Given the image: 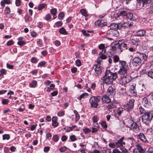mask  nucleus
<instances>
[{
    "instance_id": "f257e3e1",
    "label": "nucleus",
    "mask_w": 153,
    "mask_h": 153,
    "mask_svg": "<svg viewBox=\"0 0 153 153\" xmlns=\"http://www.w3.org/2000/svg\"><path fill=\"white\" fill-rule=\"evenodd\" d=\"M117 74L116 72L113 73L110 70H106L105 75L102 78L105 84L110 85L112 83L113 80H115L117 78Z\"/></svg>"
},
{
    "instance_id": "f03ea898",
    "label": "nucleus",
    "mask_w": 153,
    "mask_h": 153,
    "mask_svg": "<svg viewBox=\"0 0 153 153\" xmlns=\"http://www.w3.org/2000/svg\"><path fill=\"white\" fill-rule=\"evenodd\" d=\"M136 56L134 57L132 61V65L135 67L140 65L141 63V59L145 61L147 59V56L146 54L137 52Z\"/></svg>"
},
{
    "instance_id": "7ed1b4c3",
    "label": "nucleus",
    "mask_w": 153,
    "mask_h": 153,
    "mask_svg": "<svg viewBox=\"0 0 153 153\" xmlns=\"http://www.w3.org/2000/svg\"><path fill=\"white\" fill-rule=\"evenodd\" d=\"M140 111L142 113H144L142 117V120L144 124L150 123L153 118V113L152 111H147L144 113L141 111V108H140Z\"/></svg>"
},
{
    "instance_id": "20e7f679",
    "label": "nucleus",
    "mask_w": 153,
    "mask_h": 153,
    "mask_svg": "<svg viewBox=\"0 0 153 153\" xmlns=\"http://www.w3.org/2000/svg\"><path fill=\"white\" fill-rule=\"evenodd\" d=\"M100 96H92L89 99V101L91 108H97L98 105V103L100 100Z\"/></svg>"
},
{
    "instance_id": "39448f33",
    "label": "nucleus",
    "mask_w": 153,
    "mask_h": 153,
    "mask_svg": "<svg viewBox=\"0 0 153 153\" xmlns=\"http://www.w3.org/2000/svg\"><path fill=\"white\" fill-rule=\"evenodd\" d=\"M135 100L133 98H131L125 105V109L128 111H130L134 108Z\"/></svg>"
},
{
    "instance_id": "423d86ee",
    "label": "nucleus",
    "mask_w": 153,
    "mask_h": 153,
    "mask_svg": "<svg viewBox=\"0 0 153 153\" xmlns=\"http://www.w3.org/2000/svg\"><path fill=\"white\" fill-rule=\"evenodd\" d=\"M124 139L126 141V145L130 148H131L133 146L135 141L134 138L132 137H126Z\"/></svg>"
},
{
    "instance_id": "0eeeda50",
    "label": "nucleus",
    "mask_w": 153,
    "mask_h": 153,
    "mask_svg": "<svg viewBox=\"0 0 153 153\" xmlns=\"http://www.w3.org/2000/svg\"><path fill=\"white\" fill-rule=\"evenodd\" d=\"M131 80V76L129 75L123 76L121 78V81L122 84H125L129 82Z\"/></svg>"
},
{
    "instance_id": "6e6552de",
    "label": "nucleus",
    "mask_w": 153,
    "mask_h": 153,
    "mask_svg": "<svg viewBox=\"0 0 153 153\" xmlns=\"http://www.w3.org/2000/svg\"><path fill=\"white\" fill-rule=\"evenodd\" d=\"M124 137H123L119 140L115 142L117 148L122 147L123 145H126L125 142L123 141V140H124Z\"/></svg>"
},
{
    "instance_id": "1a4fd4ad",
    "label": "nucleus",
    "mask_w": 153,
    "mask_h": 153,
    "mask_svg": "<svg viewBox=\"0 0 153 153\" xmlns=\"http://www.w3.org/2000/svg\"><path fill=\"white\" fill-rule=\"evenodd\" d=\"M107 22L104 20H98L95 22V24L99 27H102L106 25Z\"/></svg>"
},
{
    "instance_id": "9d476101",
    "label": "nucleus",
    "mask_w": 153,
    "mask_h": 153,
    "mask_svg": "<svg viewBox=\"0 0 153 153\" xmlns=\"http://www.w3.org/2000/svg\"><path fill=\"white\" fill-rule=\"evenodd\" d=\"M115 89L111 86L109 87L107 91V94L111 97H113L115 94Z\"/></svg>"
},
{
    "instance_id": "9b49d317",
    "label": "nucleus",
    "mask_w": 153,
    "mask_h": 153,
    "mask_svg": "<svg viewBox=\"0 0 153 153\" xmlns=\"http://www.w3.org/2000/svg\"><path fill=\"white\" fill-rule=\"evenodd\" d=\"M120 51L122 52L123 50L127 49L128 48L127 45L126 43H125L123 40H120Z\"/></svg>"
},
{
    "instance_id": "f8f14e48",
    "label": "nucleus",
    "mask_w": 153,
    "mask_h": 153,
    "mask_svg": "<svg viewBox=\"0 0 153 153\" xmlns=\"http://www.w3.org/2000/svg\"><path fill=\"white\" fill-rule=\"evenodd\" d=\"M129 68L128 67H124V68H121L119 71V73L120 74L124 76L125 74L128 73Z\"/></svg>"
},
{
    "instance_id": "ddd939ff",
    "label": "nucleus",
    "mask_w": 153,
    "mask_h": 153,
    "mask_svg": "<svg viewBox=\"0 0 153 153\" xmlns=\"http://www.w3.org/2000/svg\"><path fill=\"white\" fill-rule=\"evenodd\" d=\"M100 62H97V65H94V66L95 67V71L96 74L97 75H99L102 73V70L101 69L100 66Z\"/></svg>"
},
{
    "instance_id": "4468645a",
    "label": "nucleus",
    "mask_w": 153,
    "mask_h": 153,
    "mask_svg": "<svg viewBox=\"0 0 153 153\" xmlns=\"http://www.w3.org/2000/svg\"><path fill=\"white\" fill-rule=\"evenodd\" d=\"M138 138H139L142 141L146 143H148V141L144 134L143 133H140L137 136Z\"/></svg>"
},
{
    "instance_id": "2eb2a0df",
    "label": "nucleus",
    "mask_w": 153,
    "mask_h": 153,
    "mask_svg": "<svg viewBox=\"0 0 153 153\" xmlns=\"http://www.w3.org/2000/svg\"><path fill=\"white\" fill-rule=\"evenodd\" d=\"M110 97L108 95L105 94L102 96L101 98V100L103 102L109 103L111 101Z\"/></svg>"
},
{
    "instance_id": "dca6fc26",
    "label": "nucleus",
    "mask_w": 153,
    "mask_h": 153,
    "mask_svg": "<svg viewBox=\"0 0 153 153\" xmlns=\"http://www.w3.org/2000/svg\"><path fill=\"white\" fill-rule=\"evenodd\" d=\"M106 50L105 49V50H102V51L100 52L99 54V57H98L97 59V62H99L98 61V59L99 58H100L102 59H106L107 56L105 55L104 54Z\"/></svg>"
},
{
    "instance_id": "f3484780",
    "label": "nucleus",
    "mask_w": 153,
    "mask_h": 153,
    "mask_svg": "<svg viewBox=\"0 0 153 153\" xmlns=\"http://www.w3.org/2000/svg\"><path fill=\"white\" fill-rule=\"evenodd\" d=\"M142 103L144 107L147 108L149 107L151 104L148 101V99L145 97L143 99Z\"/></svg>"
},
{
    "instance_id": "a211bd4d",
    "label": "nucleus",
    "mask_w": 153,
    "mask_h": 153,
    "mask_svg": "<svg viewBox=\"0 0 153 153\" xmlns=\"http://www.w3.org/2000/svg\"><path fill=\"white\" fill-rule=\"evenodd\" d=\"M57 118L56 117H53L52 119V126L56 127L58 126V123L57 122Z\"/></svg>"
},
{
    "instance_id": "6ab92c4d",
    "label": "nucleus",
    "mask_w": 153,
    "mask_h": 153,
    "mask_svg": "<svg viewBox=\"0 0 153 153\" xmlns=\"http://www.w3.org/2000/svg\"><path fill=\"white\" fill-rule=\"evenodd\" d=\"M132 128L133 131L135 132H138L139 130V126L137 125V124L136 123H134L132 125Z\"/></svg>"
},
{
    "instance_id": "aec40b11",
    "label": "nucleus",
    "mask_w": 153,
    "mask_h": 153,
    "mask_svg": "<svg viewBox=\"0 0 153 153\" xmlns=\"http://www.w3.org/2000/svg\"><path fill=\"white\" fill-rule=\"evenodd\" d=\"M146 33V31L143 30H140L137 31L136 32L137 35L138 36H144Z\"/></svg>"
},
{
    "instance_id": "412c9836",
    "label": "nucleus",
    "mask_w": 153,
    "mask_h": 153,
    "mask_svg": "<svg viewBox=\"0 0 153 153\" xmlns=\"http://www.w3.org/2000/svg\"><path fill=\"white\" fill-rule=\"evenodd\" d=\"M10 3L11 1L10 0H3L1 1L0 4L2 7H4L5 6V4H10Z\"/></svg>"
},
{
    "instance_id": "4be33fe9",
    "label": "nucleus",
    "mask_w": 153,
    "mask_h": 153,
    "mask_svg": "<svg viewBox=\"0 0 153 153\" xmlns=\"http://www.w3.org/2000/svg\"><path fill=\"white\" fill-rule=\"evenodd\" d=\"M47 5L46 4L44 3L39 4L38 6V10H41L44 8H46Z\"/></svg>"
},
{
    "instance_id": "5701e85b",
    "label": "nucleus",
    "mask_w": 153,
    "mask_h": 153,
    "mask_svg": "<svg viewBox=\"0 0 153 153\" xmlns=\"http://www.w3.org/2000/svg\"><path fill=\"white\" fill-rule=\"evenodd\" d=\"M134 123V122L132 120H129L126 122V126L128 128H131L132 126Z\"/></svg>"
},
{
    "instance_id": "b1692460",
    "label": "nucleus",
    "mask_w": 153,
    "mask_h": 153,
    "mask_svg": "<svg viewBox=\"0 0 153 153\" xmlns=\"http://www.w3.org/2000/svg\"><path fill=\"white\" fill-rule=\"evenodd\" d=\"M146 13L150 16L151 15L153 14V8L149 6V7L146 9Z\"/></svg>"
},
{
    "instance_id": "393cba45",
    "label": "nucleus",
    "mask_w": 153,
    "mask_h": 153,
    "mask_svg": "<svg viewBox=\"0 0 153 153\" xmlns=\"http://www.w3.org/2000/svg\"><path fill=\"white\" fill-rule=\"evenodd\" d=\"M119 93L120 95H123V96H128L127 95L126 93V89L123 88H121L120 90L119 91Z\"/></svg>"
},
{
    "instance_id": "a878e982",
    "label": "nucleus",
    "mask_w": 153,
    "mask_h": 153,
    "mask_svg": "<svg viewBox=\"0 0 153 153\" xmlns=\"http://www.w3.org/2000/svg\"><path fill=\"white\" fill-rule=\"evenodd\" d=\"M133 89L130 90V92L133 96H135L137 95V93L136 90L135 89V86H133Z\"/></svg>"
},
{
    "instance_id": "bb28decb",
    "label": "nucleus",
    "mask_w": 153,
    "mask_h": 153,
    "mask_svg": "<svg viewBox=\"0 0 153 153\" xmlns=\"http://www.w3.org/2000/svg\"><path fill=\"white\" fill-rule=\"evenodd\" d=\"M59 32L62 34H67V32L65 29L63 27L61 28L59 30Z\"/></svg>"
},
{
    "instance_id": "cd10ccee",
    "label": "nucleus",
    "mask_w": 153,
    "mask_h": 153,
    "mask_svg": "<svg viewBox=\"0 0 153 153\" xmlns=\"http://www.w3.org/2000/svg\"><path fill=\"white\" fill-rule=\"evenodd\" d=\"M11 12L10 9L9 7L7 6L5 7L4 12L6 14H9Z\"/></svg>"
},
{
    "instance_id": "c85d7f7f",
    "label": "nucleus",
    "mask_w": 153,
    "mask_h": 153,
    "mask_svg": "<svg viewBox=\"0 0 153 153\" xmlns=\"http://www.w3.org/2000/svg\"><path fill=\"white\" fill-rule=\"evenodd\" d=\"M116 105L114 103H111L108 105L107 106V108L108 109H112L116 108Z\"/></svg>"
},
{
    "instance_id": "c756f323",
    "label": "nucleus",
    "mask_w": 153,
    "mask_h": 153,
    "mask_svg": "<svg viewBox=\"0 0 153 153\" xmlns=\"http://www.w3.org/2000/svg\"><path fill=\"white\" fill-rule=\"evenodd\" d=\"M136 148L134 149H137V150L139 151H140L143 152V149L141 146V145L139 143H137L136 145Z\"/></svg>"
},
{
    "instance_id": "7c9ffc66",
    "label": "nucleus",
    "mask_w": 153,
    "mask_h": 153,
    "mask_svg": "<svg viewBox=\"0 0 153 153\" xmlns=\"http://www.w3.org/2000/svg\"><path fill=\"white\" fill-rule=\"evenodd\" d=\"M94 126L96 128H92V133L96 132L98 131V129L99 128V127L98 123H96V125H94Z\"/></svg>"
},
{
    "instance_id": "2f4dec72",
    "label": "nucleus",
    "mask_w": 153,
    "mask_h": 153,
    "mask_svg": "<svg viewBox=\"0 0 153 153\" xmlns=\"http://www.w3.org/2000/svg\"><path fill=\"white\" fill-rule=\"evenodd\" d=\"M88 95V93H83L81 94L80 96L78 98V99L81 100L82 99L85 98Z\"/></svg>"
},
{
    "instance_id": "473e14b6",
    "label": "nucleus",
    "mask_w": 153,
    "mask_h": 153,
    "mask_svg": "<svg viewBox=\"0 0 153 153\" xmlns=\"http://www.w3.org/2000/svg\"><path fill=\"white\" fill-rule=\"evenodd\" d=\"M98 119L99 118L97 116H94L93 117L92 120L94 123V125H96V123H97V122Z\"/></svg>"
},
{
    "instance_id": "72a5a7b5",
    "label": "nucleus",
    "mask_w": 153,
    "mask_h": 153,
    "mask_svg": "<svg viewBox=\"0 0 153 153\" xmlns=\"http://www.w3.org/2000/svg\"><path fill=\"white\" fill-rule=\"evenodd\" d=\"M148 76L151 78L153 79V70H152L146 73Z\"/></svg>"
},
{
    "instance_id": "f704fd0d",
    "label": "nucleus",
    "mask_w": 153,
    "mask_h": 153,
    "mask_svg": "<svg viewBox=\"0 0 153 153\" xmlns=\"http://www.w3.org/2000/svg\"><path fill=\"white\" fill-rule=\"evenodd\" d=\"M126 16L128 19L130 20H131L133 18V15L132 13L129 12L127 13Z\"/></svg>"
},
{
    "instance_id": "c9c22d12",
    "label": "nucleus",
    "mask_w": 153,
    "mask_h": 153,
    "mask_svg": "<svg viewBox=\"0 0 153 153\" xmlns=\"http://www.w3.org/2000/svg\"><path fill=\"white\" fill-rule=\"evenodd\" d=\"M80 11L82 14L84 16L87 17L88 16V14L87 13L85 9H82L80 10Z\"/></svg>"
},
{
    "instance_id": "e433bc0d",
    "label": "nucleus",
    "mask_w": 153,
    "mask_h": 153,
    "mask_svg": "<svg viewBox=\"0 0 153 153\" xmlns=\"http://www.w3.org/2000/svg\"><path fill=\"white\" fill-rule=\"evenodd\" d=\"M119 12L120 15L122 16H126L127 14L126 10L120 11Z\"/></svg>"
},
{
    "instance_id": "4c0bfd02",
    "label": "nucleus",
    "mask_w": 153,
    "mask_h": 153,
    "mask_svg": "<svg viewBox=\"0 0 153 153\" xmlns=\"http://www.w3.org/2000/svg\"><path fill=\"white\" fill-rule=\"evenodd\" d=\"M120 64H121V68H124V67H128L127 65H126V62L123 61H119Z\"/></svg>"
},
{
    "instance_id": "58836bf2",
    "label": "nucleus",
    "mask_w": 153,
    "mask_h": 153,
    "mask_svg": "<svg viewBox=\"0 0 153 153\" xmlns=\"http://www.w3.org/2000/svg\"><path fill=\"white\" fill-rule=\"evenodd\" d=\"M125 27V26H124L121 23H118L116 24V29H120L121 28Z\"/></svg>"
},
{
    "instance_id": "ea45409f",
    "label": "nucleus",
    "mask_w": 153,
    "mask_h": 153,
    "mask_svg": "<svg viewBox=\"0 0 153 153\" xmlns=\"http://www.w3.org/2000/svg\"><path fill=\"white\" fill-rule=\"evenodd\" d=\"M64 17V14L63 12H60L58 15V17L59 19H62Z\"/></svg>"
},
{
    "instance_id": "a19ab883",
    "label": "nucleus",
    "mask_w": 153,
    "mask_h": 153,
    "mask_svg": "<svg viewBox=\"0 0 153 153\" xmlns=\"http://www.w3.org/2000/svg\"><path fill=\"white\" fill-rule=\"evenodd\" d=\"M123 111V109L122 107H120L118 108L117 111V114L119 116L120 115Z\"/></svg>"
},
{
    "instance_id": "79ce46f5",
    "label": "nucleus",
    "mask_w": 153,
    "mask_h": 153,
    "mask_svg": "<svg viewBox=\"0 0 153 153\" xmlns=\"http://www.w3.org/2000/svg\"><path fill=\"white\" fill-rule=\"evenodd\" d=\"M112 33L113 36L117 37L119 35V33L117 30H114L112 31Z\"/></svg>"
},
{
    "instance_id": "37998d69",
    "label": "nucleus",
    "mask_w": 153,
    "mask_h": 153,
    "mask_svg": "<svg viewBox=\"0 0 153 153\" xmlns=\"http://www.w3.org/2000/svg\"><path fill=\"white\" fill-rule=\"evenodd\" d=\"M83 132L85 133V134H87L88 133L90 132L91 131V129H90L86 127L84 128H83Z\"/></svg>"
},
{
    "instance_id": "c03bdc74",
    "label": "nucleus",
    "mask_w": 153,
    "mask_h": 153,
    "mask_svg": "<svg viewBox=\"0 0 153 153\" xmlns=\"http://www.w3.org/2000/svg\"><path fill=\"white\" fill-rule=\"evenodd\" d=\"M110 29L113 30L116 29V24L115 23H111L109 26Z\"/></svg>"
},
{
    "instance_id": "a18cd8bd",
    "label": "nucleus",
    "mask_w": 153,
    "mask_h": 153,
    "mask_svg": "<svg viewBox=\"0 0 153 153\" xmlns=\"http://www.w3.org/2000/svg\"><path fill=\"white\" fill-rule=\"evenodd\" d=\"M51 13L53 16H55L57 13V10L56 8H53L50 11Z\"/></svg>"
},
{
    "instance_id": "49530a36",
    "label": "nucleus",
    "mask_w": 153,
    "mask_h": 153,
    "mask_svg": "<svg viewBox=\"0 0 153 153\" xmlns=\"http://www.w3.org/2000/svg\"><path fill=\"white\" fill-rule=\"evenodd\" d=\"M99 48L101 50H106V48L105 47V45L103 44H101L99 45Z\"/></svg>"
},
{
    "instance_id": "de8ad7c7",
    "label": "nucleus",
    "mask_w": 153,
    "mask_h": 153,
    "mask_svg": "<svg viewBox=\"0 0 153 153\" xmlns=\"http://www.w3.org/2000/svg\"><path fill=\"white\" fill-rule=\"evenodd\" d=\"M3 139L5 140L6 139L8 140L10 138V136L8 134H5L3 135Z\"/></svg>"
},
{
    "instance_id": "09e8293b",
    "label": "nucleus",
    "mask_w": 153,
    "mask_h": 153,
    "mask_svg": "<svg viewBox=\"0 0 153 153\" xmlns=\"http://www.w3.org/2000/svg\"><path fill=\"white\" fill-rule=\"evenodd\" d=\"M53 139L55 142H57L59 140V137L57 134L54 135L53 137Z\"/></svg>"
},
{
    "instance_id": "8fccbe9b",
    "label": "nucleus",
    "mask_w": 153,
    "mask_h": 153,
    "mask_svg": "<svg viewBox=\"0 0 153 153\" xmlns=\"http://www.w3.org/2000/svg\"><path fill=\"white\" fill-rule=\"evenodd\" d=\"M38 59L36 57H33L31 58V62L33 63H36L37 62Z\"/></svg>"
},
{
    "instance_id": "3c124183",
    "label": "nucleus",
    "mask_w": 153,
    "mask_h": 153,
    "mask_svg": "<svg viewBox=\"0 0 153 153\" xmlns=\"http://www.w3.org/2000/svg\"><path fill=\"white\" fill-rule=\"evenodd\" d=\"M37 45L40 47H42L43 46L42 41L40 39H39L37 40Z\"/></svg>"
},
{
    "instance_id": "603ef678",
    "label": "nucleus",
    "mask_w": 153,
    "mask_h": 153,
    "mask_svg": "<svg viewBox=\"0 0 153 153\" xmlns=\"http://www.w3.org/2000/svg\"><path fill=\"white\" fill-rule=\"evenodd\" d=\"M37 82L36 80H33L31 83L30 84V86L31 87H35L37 85Z\"/></svg>"
},
{
    "instance_id": "864d4df0",
    "label": "nucleus",
    "mask_w": 153,
    "mask_h": 153,
    "mask_svg": "<svg viewBox=\"0 0 153 153\" xmlns=\"http://www.w3.org/2000/svg\"><path fill=\"white\" fill-rule=\"evenodd\" d=\"M57 114L58 116L62 117L64 115L65 112L63 111H60L58 112Z\"/></svg>"
},
{
    "instance_id": "5fc2aeb1",
    "label": "nucleus",
    "mask_w": 153,
    "mask_h": 153,
    "mask_svg": "<svg viewBox=\"0 0 153 153\" xmlns=\"http://www.w3.org/2000/svg\"><path fill=\"white\" fill-rule=\"evenodd\" d=\"M120 40L119 41L118 43L115 45V47L116 48V49L118 51H120Z\"/></svg>"
},
{
    "instance_id": "6e6d98bb",
    "label": "nucleus",
    "mask_w": 153,
    "mask_h": 153,
    "mask_svg": "<svg viewBox=\"0 0 153 153\" xmlns=\"http://www.w3.org/2000/svg\"><path fill=\"white\" fill-rule=\"evenodd\" d=\"M46 64V62L45 61H42L40 62L38 65V67H42L44 66Z\"/></svg>"
},
{
    "instance_id": "4d7b16f0",
    "label": "nucleus",
    "mask_w": 153,
    "mask_h": 153,
    "mask_svg": "<svg viewBox=\"0 0 153 153\" xmlns=\"http://www.w3.org/2000/svg\"><path fill=\"white\" fill-rule=\"evenodd\" d=\"M139 41V39L136 38H133L131 39V42L134 44H135L136 42H138Z\"/></svg>"
},
{
    "instance_id": "13d9d810",
    "label": "nucleus",
    "mask_w": 153,
    "mask_h": 153,
    "mask_svg": "<svg viewBox=\"0 0 153 153\" xmlns=\"http://www.w3.org/2000/svg\"><path fill=\"white\" fill-rule=\"evenodd\" d=\"M14 42L12 40H10L8 41L7 43V46H9L14 44Z\"/></svg>"
},
{
    "instance_id": "bf43d9fd",
    "label": "nucleus",
    "mask_w": 153,
    "mask_h": 153,
    "mask_svg": "<svg viewBox=\"0 0 153 153\" xmlns=\"http://www.w3.org/2000/svg\"><path fill=\"white\" fill-rule=\"evenodd\" d=\"M119 56L117 55H115L114 57V62H117L119 60Z\"/></svg>"
},
{
    "instance_id": "052dcab7",
    "label": "nucleus",
    "mask_w": 153,
    "mask_h": 153,
    "mask_svg": "<svg viewBox=\"0 0 153 153\" xmlns=\"http://www.w3.org/2000/svg\"><path fill=\"white\" fill-rule=\"evenodd\" d=\"M109 146L112 148H115L116 147V145L115 143H115H110L109 144Z\"/></svg>"
},
{
    "instance_id": "680f3d73",
    "label": "nucleus",
    "mask_w": 153,
    "mask_h": 153,
    "mask_svg": "<svg viewBox=\"0 0 153 153\" xmlns=\"http://www.w3.org/2000/svg\"><path fill=\"white\" fill-rule=\"evenodd\" d=\"M31 35L33 37H36L37 35V33L34 31L31 32Z\"/></svg>"
},
{
    "instance_id": "e2e57ef3",
    "label": "nucleus",
    "mask_w": 153,
    "mask_h": 153,
    "mask_svg": "<svg viewBox=\"0 0 153 153\" xmlns=\"http://www.w3.org/2000/svg\"><path fill=\"white\" fill-rule=\"evenodd\" d=\"M25 42L24 41L20 40V41H19L17 43V44L20 46H22V45H25Z\"/></svg>"
},
{
    "instance_id": "0e129e2a",
    "label": "nucleus",
    "mask_w": 153,
    "mask_h": 153,
    "mask_svg": "<svg viewBox=\"0 0 153 153\" xmlns=\"http://www.w3.org/2000/svg\"><path fill=\"white\" fill-rule=\"evenodd\" d=\"M82 32L85 36H90V34L89 33H87V31L85 30H82Z\"/></svg>"
},
{
    "instance_id": "69168bd1",
    "label": "nucleus",
    "mask_w": 153,
    "mask_h": 153,
    "mask_svg": "<svg viewBox=\"0 0 153 153\" xmlns=\"http://www.w3.org/2000/svg\"><path fill=\"white\" fill-rule=\"evenodd\" d=\"M70 139L72 141L74 142L76 140L75 136L74 135H71L70 137Z\"/></svg>"
},
{
    "instance_id": "338daca9",
    "label": "nucleus",
    "mask_w": 153,
    "mask_h": 153,
    "mask_svg": "<svg viewBox=\"0 0 153 153\" xmlns=\"http://www.w3.org/2000/svg\"><path fill=\"white\" fill-rule=\"evenodd\" d=\"M9 101L7 99H4L2 100L1 102L3 105H7L8 104Z\"/></svg>"
},
{
    "instance_id": "774afa93",
    "label": "nucleus",
    "mask_w": 153,
    "mask_h": 153,
    "mask_svg": "<svg viewBox=\"0 0 153 153\" xmlns=\"http://www.w3.org/2000/svg\"><path fill=\"white\" fill-rule=\"evenodd\" d=\"M67 149V147L65 146H64L61 147L59 149V151L62 152H65Z\"/></svg>"
}]
</instances>
